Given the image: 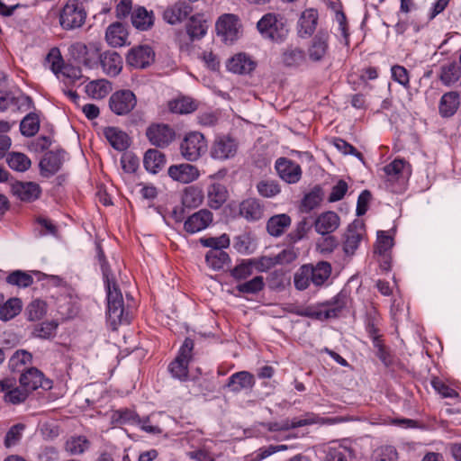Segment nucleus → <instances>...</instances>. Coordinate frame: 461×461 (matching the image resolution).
Returning a JSON list of instances; mask_svg holds the SVG:
<instances>
[{"label":"nucleus","instance_id":"052dcab7","mask_svg":"<svg viewBox=\"0 0 461 461\" xmlns=\"http://www.w3.org/2000/svg\"><path fill=\"white\" fill-rule=\"evenodd\" d=\"M311 228V223L306 218H303L296 224L295 229L288 234L287 239L289 240V242L295 243L301 240L306 236Z\"/></svg>","mask_w":461,"mask_h":461},{"label":"nucleus","instance_id":"69168bd1","mask_svg":"<svg viewBox=\"0 0 461 461\" xmlns=\"http://www.w3.org/2000/svg\"><path fill=\"white\" fill-rule=\"evenodd\" d=\"M6 280L9 284L14 285H17L20 287H28L33 282L32 276H30L29 274H27L25 272L20 271V270H16L14 272L11 273L7 276Z\"/></svg>","mask_w":461,"mask_h":461},{"label":"nucleus","instance_id":"c85d7f7f","mask_svg":"<svg viewBox=\"0 0 461 461\" xmlns=\"http://www.w3.org/2000/svg\"><path fill=\"white\" fill-rule=\"evenodd\" d=\"M256 63L244 53H239L229 59L227 68L236 74H249L254 70Z\"/></svg>","mask_w":461,"mask_h":461},{"label":"nucleus","instance_id":"864d4df0","mask_svg":"<svg viewBox=\"0 0 461 461\" xmlns=\"http://www.w3.org/2000/svg\"><path fill=\"white\" fill-rule=\"evenodd\" d=\"M111 420L113 424L117 425L134 424L140 422L139 416L134 411L128 409L113 411L111 416Z\"/></svg>","mask_w":461,"mask_h":461},{"label":"nucleus","instance_id":"dca6fc26","mask_svg":"<svg viewBox=\"0 0 461 461\" xmlns=\"http://www.w3.org/2000/svg\"><path fill=\"white\" fill-rule=\"evenodd\" d=\"M153 59L154 52L152 49L147 45L132 48L126 57L128 65L138 68H146Z\"/></svg>","mask_w":461,"mask_h":461},{"label":"nucleus","instance_id":"e2e57ef3","mask_svg":"<svg viewBox=\"0 0 461 461\" xmlns=\"http://www.w3.org/2000/svg\"><path fill=\"white\" fill-rule=\"evenodd\" d=\"M203 247L211 248L212 249H222L230 246V239L226 234L220 237L202 238L200 240Z\"/></svg>","mask_w":461,"mask_h":461},{"label":"nucleus","instance_id":"39448f33","mask_svg":"<svg viewBox=\"0 0 461 461\" xmlns=\"http://www.w3.org/2000/svg\"><path fill=\"white\" fill-rule=\"evenodd\" d=\"M97 258L103 272L104 284L107 288V303L122 301V294L118 289V286L114 281L113 273L111 272L110 267L105 259L104 251L100 246H97Z\"/></svg>","mask_w":461,"mask_h":461},{"label":"nucleus","instance_id":"cd10ccee","mask_svg":"<svg viewBox=\"0 0 461 461\" xmlns=\"http://www.w3.org/2000/svg\"><path fill=\"white\" fill-rule=\"evenodd\" d=\"M311 275L312 284L321 286L329 279L331 274V265L327 261H319L317 264H307Z\"/></svg>","mask_w":461,"mask_h":461},{"label":"nucleus","instance_id":"b1692460","mask_svg":"<svg viewBox=\"0 0 461 461\" xmlns=\"http://www.w3.org/2000/svg\"><path fill=\"white\" fill-rule=\"evenodd\" d=\"M239 213L249 221L260 220L264 215V206L256 198H248L240 203Z\"/></svg>","mask_w":461,"mask_h":461},{"label":"nucleus","instance_id":"603ef678","mask_svg":"<svg viewBox=\"0 0 461 461\" xmlns=\"http://www.w3.org/2000/svg\"><path fill=\"white\" fill-rule=\"evenodd\" d=\"M169 110L175 113H190L196 109L195 103L189 97H182L169 102Z\"/></svg>","mask_w":461,"mask_h":461},{"label":"nucleus","instance_id":"bf43d9fd","mask_svg":"<svg viewBox=\"0 0 461 461\" xmlns=\"http://www.w3.org/2000/svg\"><path fill=\"white\" fill-rule=\"evenodd\" d=\"M32 359V356L30 352L23 349L17 350L9 360V367L13 371H19L20 366L30 364Z\"/></svg>","mask_w":461,"mask_h":461},{"label":"nucleus","instance_id":"f03ea898","mask_svg":"<svg viewBox=\"0 0 461 461\" xmlns=\"http://www.w3.org/2000/svg\"><path fill=\"white\" fill-rule=\"evenodd\" d=\"M86 12L78 0H68L59 14V24L64 30H75L84 25Z\"/></svg>","mask_w":461,"mask_h":461},{"label":"nucleus","instance_id":"9d476101","mask_svg":"<svg viewBox=\"0 0 461 461\" xmlns=\"http://www.w3.org/2000/svg\"><path fill=\"white\" fill-rule=\"evenodd\" d=\"M216 30L224 41L233 42L240 36V24L235 15L224 14L217 22Z\"/></svg>","mask_w":461,"mask_h":461},{"label":"nucleus","instance_id":"3c124183","mask_svg":"<svg viewBox=\"0 0 461 461\" xmlns=\"http://www.w3.org/2000/svg\"><path fill=\"white\" fill-rule=\"evenodd\" d=\"M256 259H244L237 265L231 271V276L237 280H245L253 274Z\"/></svg>","mask_w":461,"mask_h":461},{"label":"nucleus","instance_id":"a878e982","mask_svg":"<svg viewBox=\"0 0 461 461\" xmlns=\"http://www.w3.org/2000/svg\"><path fill=\"white\" fill-rule=\"evenodd\" d=\"M254 384L255 378L252 374L248 371H240L229 377L226 387L233 393H239L241 390L251 389Z\"/></svg>","mask_w":461,"mask_h":461},{"label":"nucleus","instance_id":"5fc2aeb1","mask_svg":"<svg viewBox=\"0 0 461 461\" xmlns=\"http://www.w3.org/2000/svg\"><path fill=\"white\" fill-rule=\"evenodd\" d=\"M265 287L264 278L261 276H257L251 280L239 284L236 288L242 294H257L262 291Z\"/></svg>","mask_w":461,"mask_h":461},{"label":"nucleus","instance_id":"9b49d317","mask_svg":"<svg viewBox=\"0 0 461 461\" xmlns=\"http://www.w3.org/2000/svg\"><path fill=\"white\" fill-rule=\"evenodd\" d=\"M149 142L157 147H167L175 138L174 130L167 124H152L146 131Z\"/></svg>","mask_w":461,"mask_h":461},{"label":"nucleus","instance_id":"1a4fd4ad","mask_svg":"<svg viewBox=\"0 0 461 461\" xmlns=\"http://www.w3.org/2000/svg\"><path fill=\"white\" fill-rule=\"evenodd\" d=\"M238 149V144L229 136L217 137L211 148V156L214 159L225 160L235 156Z\"/></svg>","mask_w":461,"mask_h":461},{"label":"nucleus","instance_id":"20e7f679","mask_svg":"<svg viewBox=\"0 0 461 461\" xmlns=\"http://www.w3.org/2000/svg\"><path fill=\"white\" fill-rule=\"evenodd\" d=\"M137 104V98L131 90H119L109 98V107L116 115L130 113Z\"/></svg>","mask_w":461,"mask_h":461},{"label":"nucleus","instance_id":"4c0bfd02","mask_svg":"<svg viewBox=\"0 0 461 461\" xmlns=\"http://www.w3.org/2000/svg\"><path fill=\"white\" fill-rule=\"evenodd\" d=\"M108 319L111 324L115 328L118 324L129 323L127 315H124L123 300L109 302Z\"/></svg>","mask_w":461,"mask_h":461},{"label":"nucleus","instance_id":"72a5a7b5","mask_svg":"<svg viewBox=\"0 0 461 461\" xmlns=\"http://www.w3.org/2000/svg\"><path fill=\"white\" fill-rule=\"evenodd\" d=\"M291 222V217L285 213L274 215L267 222V232L273 237H279L285 233Z\"/></svg>","mask_w":461,"mask_h":461},{"label":"nucleus","instance_id":"473e14b6","mask_svg":"<svg viewBox=\"0 0 461 461\" xmlns=\"http://www.w3.org/2000/svg\"><path fill=\"white\" fill-rule=\"evenodd\" d=\"M104 134L112 147L117 150H125L130 146L128 135L118 128L108 127L104 130Z\"/></svg>","mask_w":461,"mask_h":461},{"label":"nucleus","instance_id":"412c9836","mask_svg":"<svg viewBox=\"0 0 461 461\" xmlns=\"http://www.w3.org/2000/svg\"><path fill=\"white\" fill-rule=\"evenodd\" d=\"M63 153L62 151H49L44 154L40 162L41 176L50 177L60 169L63 163Z\"/></svg>","mask_w":461,"mask_h":461},{"label":"nucleus","instance_id":"ea45409f","mask_svg":"<svg viewBox=\"0 0 461 461\" xmlns=\"http://www.w3.org/2000/svg\"><path fill=\"white\" fill-rule=\"evenodd\" d=\"M111 89V84L105 79L95 80L86 86V94L94 99L105 97Z\"/></svg>","mask_w":461,"mask_h":461},{"label":"nucleus","instance_id":"ddd939ff","mask_svg":"<svg viewBox=\"0 0 461 461\" xmlns=\"http://www.w3.org/2000/svg\"><path fill=\"white\" fill-rule=\"evenodd\" d=\"M69 50L74 57L80 59L89 68H92L97 63L96 57L98 56L99 48L95 43L86 45L83 42H75Z\"/></svg>","mask_w":461,"mask_h":461},{"label":"nucleus","instance_id":"c03bdc74","mask_svg":"<svg viewBox=\"0 0 461 461\" xmlns=\"http://www.w3.org/2000/svg\"><path fill=\"white\" fill-rule=\"evenodd\" d=\"M22 301L18 298H11L0 306V319L4 321H10L22 311Z\"/></svg>","mask_w":461,"mask_h":461},{"label":"nucleus","instance_id":"7ed1b4c3","mask_svg":"<svg viewBox=\"0 0 461 461\" xmlns=\"http://www.w3.org/2000/svg\"><path fill=\"white\" fill-rule=\"evenodd\" d=\"M206 149V140L198 131L187 133L180 145L181 155L189 161L198 159Z\"/></svg>","mask_w":461,"mask_h":461},{"label":"nucleus","instance_id":"c9c22d12","mask_svg":"<svg viewBox=\"0 0 461 461\" xmlns=\"http://www.w3.org/2000/svg\"><path fill=\"white\" fill-rule=\"evenodd\" d=\"M207 29L208 25L203 14L193 15L186 25V31L191 41L200 40L203 38L205 35Z\"/></svg>","mask_w":461,"mask_h":461},{"label":"nucleus","instance_id":"4468645a","mask_svg":"<svg viewBox=\"0 0 461 461\" xmlns=\"http://www.w3.org/2000/svg\"><path fill=\"white\" fill-rule=\"evenodd\" d=\"M168 176L172 180L179 182L181 184H189L195 181L200 172L198 168L188 163H181L177 165H172L167 169Z\"/></svg>","mask_w":461,"mask_h":461},{"label":"nucleus","instance_id":"2eb2a0df","mask_svg":"<svg viewBox=\"0 0 461 461\" xmlns=\"http://www.w3.org/2000/svg\"><path fill=\"white\" fill-rule=\"evenodd\" d=\"M276 168L279 176L289 184L297 183L301 178V167L285 158H280L276 160Z\"/></svg>","mask_w":461,"mask_h":461},{"label":"nucleus","instance_id":"f3484780","mask_svg":"<svg viewBox=\"0 0 461 461\" xmlns=\"http://www.w3.org/2000/svg\"><path fill=\"white\" fill-rule=\"evenodd\" d=\"M339 224V216L332 211H328L321 213L315 219L313 226L317 233L324 236L334 232Z\"/></svg>","mask_w":461,"mask_h":461},{"label":"nucleus","instance_id":"f257e3e1","mask_svg":"<svg viewBox=\"0 0 461 461\" xmlns=\"http://www.w3.org/2000/svg\"><path fill=\"white\" fill-rule=\"evenodd\" d=\"M259 32L263 37L273 41L281 42L288 35V28L285 19L278 14H267L257 24Z\"/></svg>","mask_w":461,"mask_h":461},{"label":"nucleus","instance_id":"6e6d98bb","mask_svg":"<svg viewBox=\"0 0 461 461\" xmlns=\"http://www.w3.org/2000/svg\"><path fill=\"white\" fill-rule=\"evenodd\" d=\"M308 265H303L294 276V284L297 290L303 291L312 284Z\"/></svg>","mask_w":461,"mask_h":461},{"label":"nucleus","instance_id":"6ab92c4d","mask_svg":"<svg viewBox=\"0 0 461 461\" xmlns=\"http://www.w3.org/2000/svg\"><path fill=\"white\" fill-rule=\"evenodd\" d=\"M212 221V213L206 209H202L187 218L184 228L186 232L194 234L204 230Z\"/></svg>","mask_w":461,"mask_h":461},{"label":"nucleus","instance_id":"5701e85b","mask_svg":"<svg viewBox=\"0 0 461 461\" xmlns=\"http://www.w3.org/2000/svg\"><path fill=\"white\" fill-rule=\"evenodd\" d=\"M318 13L314 9H307L302 13L297 23V33L301 38L311 36L316 29Z\"/></svg>","mask_w":461,"mask_h":461},{"label":"nucleus","instance_id":"49530a36","mask_svg":"<svg viewBox=\"0 0 461 461\" xmlns=\"http://www.w3.org/2000/svg\"><path fill=\"white\" fill-rule=\"evenodd\" d=\"M40 129V119L37 113H28L20 123V131L23 136L32 137Z\"/></svg>","mask_w":461,"mask_h":461},{"label":"nucleus","instance_id":"6e6552de","mask_svg":"<svg viewBox=\"0 0 461 461\" xmlns=\"http://www.w3.org/2000/svg\"><path fill=\"white\" fill-rule=\"evenodd\" d=\"M346 303L347 295L343 293H339L331 301L327 303V308L316 311H308L305 315L321 321L335 318L346 306Z\"/></svg>","mask_w":461,"mask_h":461},{"label":"nucleus","instance_id":"e433bc0d","mask_svg":"<svg viewBox=\"0 0 461 461\" xmlns=\"http://www.w3.org/2000/svg\"><path fill=\"white\" fill-rule=\"evenodd\" d=\"M165 162V155L158 149H149L144 155V167L152 174H156L160 171L164 167Z\"/></svg>","mask_w":461,"mask_h":461},{"label":"nucleus","instance_id":"8fccbe9b","mask_svg":"<svg viewBox=\"0 0 461 461\" xmlns=\"http://www.w3.org/2000/svg\"><path fill=\"white\" fill-rule=\"evenodd\" d=\"M203 200V191L195 186H189L185 189L182 196V204L185 207H197Z\"/></svg>","mask_w":461,"mask_h":461},{"label":"nucleus","instance_id":"aec40b11","mask_svg":"<svg viewBox=\"0 0 461 461\" xmlns=\"http://www.w3.org/2000/svg\"><path fill=\"white\" fill-rule=\"evenodd\" d=\"M14 195L23 202H32L39 198L41 187L34 182H15L11 186Z\"/></svg>","mask_w":461,"mask_h":461},{"label":"nucleus","instance_id":"4d7b16f0","mask_svg":"<svg viewBox=\"0 0 461 461\" xmlns=\"http://www.w3.org/2000/svg\"><path fill=\"white\" fill-rule=\"evenodd\" d=\"M58 324L55 321H46L36 325L32 330V336L47 339L54 336Z\"/></svg>","mask_w":461,"mask_h":461},{"label":"nucleus","instance_id":"680f3d73","mask_svg":"<svg viewBox=\"0 0 461 461\" xmlns=\"http://www.w3.org/2000/svg\"><path fill=\"white\" fill-rule=\"evenodd\" d=\"M25 312L29 321H39L46 312L45 303L40 300L33 301L27 306Z\"/></svg>","mask_w":461,"mask_h":461},{"label":"nucleus","instance_id":"a211bd4d","mask_svg":"<svg viewBox=\"0 0 461 461\" xmlns=\"http://www.w3.org/2000/svg\"><path fill=\"white\" fill-rule=\"evenodd\" d=\"M20 384L25 390L32 392L39 387L50 388L49 381L44 383L43 374L36 367L28 368L25 372H23L20 379Z\"/></svg>","mask_w":461,"mask_h":461},{"label":"nucleus","instance_id":"0e129e2a","mask_svg":"<svg viewBox=\"0 0 461 461\" xmlns=\"http://www.w3.org/2000/svg\"><path fill=\"white\" fill-rule=\"evenodd\" d=\"M25 426L22 423L15 424L10 428L5 438V446L11 447L15 446L22 438Z\"/></svg>","mask_w":461,"mask_h":461},{"label":"nucleus","instance_id":"de8ad7c7","mask_svg":"<svg viewBox=\"0 0 461 461\" xmlns=\"http://www.w3.org/2000/svg\"><path fill=\"white\" fill-rule=\"evenodd\" d=\"M288 255L290 258H294V253L291 250H284L282 253L278 254L276 258L270 257H262L259 259L256 260L255 267L258 271H266L275 266L276 264L283 263L285 261V257Z\"/></svg>","mask_w":461,"mask_h":461},{"label":"nucleus","instance_id":"4be33fe9","mask_svg":"<svg viewBox=\"0 0 461 461\" xmlns=\"http://www.w3.org/2000/svg\"><path fill=\"white\" fill-rule=\"evenodd\" d=\"M192 11L188 4L179 1L165 9L163 19L169 24H176L184 21Z\"/></svg>","mask_w":461,"mask_h":461},{"label":"nucleus","instance_id":"7c9ffc66","mask_svg":"<svg viewBox=\"0 0 461 461\" xmlns=\"http://www.w3.org/2000/svg\"><path fill=\"white\" fill-rule=\"evenodd\" d=\"M281 59L287 68H298L306 62V55L303 49L289 46L282 52Z\"/></svg>","mask_w":461,"mask_h":461},{"label":"nucleus","instance_id":"58836bf2","mask_svg":"<svg viewBox=\"0 0 461 461\" xmlns=\"http://www.w3.org/2000/svg\"><path fill=\"white\" fill-rule=\"evenodd\" d=\"M459 105V95L456 92H449L440 99L439 113L444 117L452 116Z\"/></svg>","mask_w":461,"mask_h":461},{"label":"nucleus","instance_id":"13d9d810","mask_svg":"<svg viewBox=\"0 0 461 461\" xmlns=\"http://www.w3.org/2000/svg\"><path fill=\"white\" fill-rule=\"evenodd\" d=\"M374 461H397L398 453L393 446H381L373 453Z\"/></svg>","mask_w":461,"mask_h":461},{"label":"nucleus","instance_id":"393cba45","mask_svg":"<svg viewBox=\"0 0 461 461\" xmlns=\"http://www.w3.org/2000/svg\"><path fill=\"white\" fill-rule=\"evenodd\" d=\"M387 181L404 179L411 174L410 165L403 159L395 158L383 168Z\"/></svg>","mask_w":461,"mask_h":461},{"label":"nucleus","instance_id":"423d86ee","mask_svg":"<svg viewBox=\"0 0 461 461\" xmlns=\"http://www.w3.org/2000/svg\"><path fill=\"white\" fill-rule=\"evenodd\" d=\"M330 34L326 31H319L312 39L307 49V55L312 62L323 61L329 54Z\"/></svg>","mask_w":461,"mask_h":461},{"label":"nucleus","instance_id":"09e8293b","mask_svg":"<svg viewBox=\"0 0 461 461\" xmlns=\"http://www.w3.org/2000/svg\"><path fill=\"white\" fill-rule=\"evenodd\" d=\"M460 77L461 69L455 61L441 67L440 80L443 84L450 86L457 82Z\"/></svg>","mask_w":461,"mask_h":461},{"label":"nucleus","instance_id":"37998d69","mask_svg":"<svg viewBox=\"0 0 461 461\" xmlns=\"http://www.w3.org/2000/svg\"><path fill=\"white\" fill-rule=\"evenodd\" d=\"M205 261L213 270H220L230 261V257L222 249H211L206 253Z\"/></svg>","mask_w":461,"mask_h":461},{"label":"nucleus","instance_id":"bb28decb","mask_svg":"<svg viewBox=\"0 0 461 461\" xmlns=\"http://www.w3.org/2000/svg\"><path fill=\"white\" fill-rule=\"evenodd\" d=\"M104 71L110 76H116L120 73L122 66L121 56L115 51H105L96 57Z\"/></svg>","mask_w":461,"mask_h":461},{"label":"nucleus","instance_id":"338daca9","mask_svg":"<svg viewBox=\"0 0 461 461\" xmlns=\"http://www.w3.org/2000/svg\"><path fill=\"white\" fill-rule=\"evenodd\" d=\"M46 64L50 67L54 74L62 72L63 59L59 49L53 48L46 57Z\"/></svg>","mask_w":461,"mask_h":461},{"label":"nucleus","instance_id":"c756f323","mask_svg":"<svg viewBox=\"0 0 461 461\" xmlns=\"http://www.w3.org/2000/svg\"><path fill=\"white\" fill-rule=\"evenodd\" d=\"M228 199V191L224 185L212 183L207 187L208 205L214 210L219 209Z\"/></svg>","mask_w":461,"mask_h":461},{"label":"nucleus","instance_id":"79ce46f5","mask_svg":"<svg viewBox=\"0 0 461 461\" xmlns=\"http://www.w3.org/2000/svg\"><path fill=\"white\" fill-rule=\"evenodd\" d=\"M90 445V441L85 436H72L66 441L65 449L70 455H82Z\"/></svg>","mask_w":461,"mask_h":461},{"label":"nucleus","instance_id":"774afa93","mask_svg":"<svg viewBox=\"0 0 461 461\" xmlns=\"http://www.w3.org/2000/svg\"><path fill=\"white\" fill-rule=\"evenodd\" d=\"M257 189L260 195L267 198L274 197L280 193L279 185L276 182L270 180L260 181L257 185Z\"/></svg>","mask_w":461,"mask_h":461},{"label":"nucleus","instance_id":"2f4dec72","mask_svg":"<svg viewBox=\"0 0 461 461\" xmlns=\"http://www.w3.org/2000/svg\"><path fill=\"white\" fill-rule=\"evenodd\" d=\"M127 31L121 23H114L108 26L105 32L107 43L113 47H122L126 44Z\"/></svg>","mask_w":461,"mask_h":461},{"label":"nucleus","instance_id":"a18cd8bd","mask_svg":"<svg viewBox=\"0 0 461 461\" xmlns=\"http://www.w3.org/2000/svg\"><path fill=\"white\" fill-rule=\"evenodd\" d=\"M323 193L320 186H314L302 201V211L309 212L318 207L322 201Z\"/></svg>","mask_w":461,"mask_h":461},{"label":"nucleus","instance_id":"f704fd0d","mask_svg":"<svg viewBox=\"0 0 461 461\" xmlns=\"http://www.w3.org/2000/svg\"><path fill=\"white\" fill-rule=\"evenodd\" d=\"M153 13L148 12L143 6H139L131 13L132 25L140 31H147L153 25Z\"/></svg>","mask_w":461,"mask_h":461},{"label":"nucleus","instance_id":"a19ab883","mask_svg":"<svg viewBox=\"0 0 461 461\" xmlns=\"http://www.w3.org/2000/svg\"><path fill=\"white\" fill-rule=\"evenodd\" d=\"M9 167L17 172H25L32 165L31 159L22 152H10L6 156Z\"/></svg>","mask_w":461,"mask_h":461},{"label":"nucleus","instance_id":"f8f14e48","mask_svg":"<svg viewBox=\"0 0 461 461\" xmlns=\"http://www.w3.org/2000/svg\"><path fill=\"white\" fill-rule=\"evenodd\" d=\"M320 420L321 419L318 416L312 413H306L302 418H294L292 420L285 419L280 422H268L265 427L269 431H285L291 429L312 425L318 423Z\"/></svg>","mask_w":461,"mask_h":461},{"label":"nucleus","instance_id":"0eeeda50","mask_svg":"<svg viewBox=\"0 0 461 461\" xmlns=\"http://www.w3.org/2000/svg\"><path fill=\"white\" fill-rule=\"evenodd\" d=\"M365 234L364 224L359 221L351 222L343 236V250L347 255H353L357 249Z\"/></svg>","mask_w":461,"mask_h":461}]
</instances>
